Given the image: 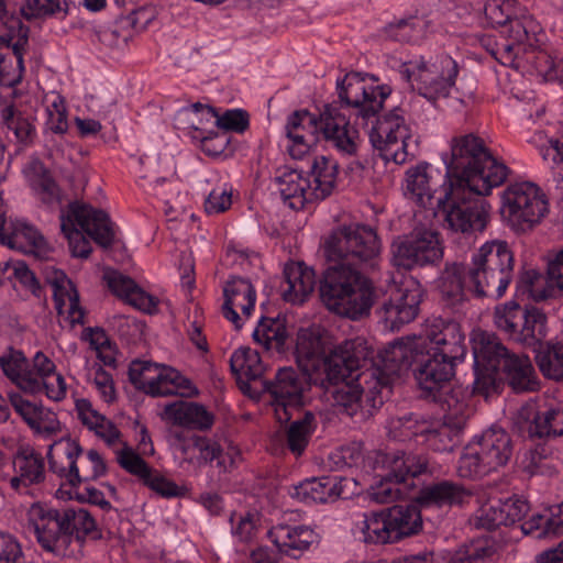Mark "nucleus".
I'll use <instances>...</instances> for the list:
<instances>
[{"mask_svg":"<svg viewBox=\"0 0 563 563\" xmlns=\"http://www.w3.org/2000/svg\"><path fill=\"white\" fill-rule=\"evenodd\" d=\"M412 339H424L429 347L449 358L462 361L466 354L465 336L454 320L437 317L427 321L423 334Z\"/></svg>","mask_w":563,"mask_h":563,"instance_id":"nucleus-26","label":"nucleus"},{"mask_svg":"<svg viewBox=\"0 0 563 563\" xmlns=\"http://www.w3.org/2000/svg\"><path fill=\"white\" fill-rule=\"evenodd\" d=\"M14 475L10 478V486L20 492L45 481V462L41 453L31 446H21L13 456Z\"/></svg>","mask_w":563,"mask_h":563,"instance_id":"nucleus-32","label":"nucleus"},{"mask_svg":"<svg viewBox=\"0 0 563 563\" xmlns=\"http://www.w3.org/2000/svg\"><path fill=\"white\" fill-rule=\"evenodd\" d=\"M423 296L424 291L418 283L393 290L378 311L385 328L397 331L413 321L419 314Z\"/></svg>","mask_w":563,"mask_h":563,"instance_id":"nucleus-25","label":"nucleus"},{"mask_svg":"<svg viewBox=\"0 0 563 563\" xmlns=\"http://www.w3.org/2000/svg\"><path fill=\"white\" fill-rule=\"evenodd\" d=\"M494 324L510 340L522 346H533L548 335L547 316L538 308H522L510 300L494 310Z\"/></svg>","mask_w":563,"mask_h":563,"instance_id":"nucleus-17","label":"nucleus"},{"mask_svg":"<svg viewBox=\"0 0 563 563\" xmlns=\"http://www.w3.org/2000/svg\"><path fill=\"white\" fill-rule=\"evenodd\" d=\"M284 276L283 298L285 301L302 303L314 289V271L301 263L287 264Z\"/></svg>","mask_w":563,"mask_h":563,"instance_id":"nucleus-37","label":"nucleus"},{"mask_svg":"<svg viewBox=\"0 0 563 563\" xmlns=\"http://www.w3.org/2000/svg\"><path fill=\"white\" fill-rule=\"evenodd\" d=\"M486 19L493 26H500L501 31L508 29L515 20L533 19L529 14H518L516 0H488L484 7Z\"/></svg>","mask_w":563,"mask_h":563,"instance_id":"nucleus-54","label":"nucleus"},{"mask_svg":"<svg viewBox=\"0 0 563 563\" xmlns=\"http://www.w3.org/2000/svg\"><path fill=\"white\" fill-rule=\"evenodd\" d=\"M320 376L302 369L282 367L273 379L263 382L264 390L271 397L275 417L280 424L290 421L303 406L305 393L311 384H319Z\"/></svg>","mask_w":563,"mask_h":563,"instance_id":"nucleus-15","label":"nucleus"},{"mask_svg":"<svg viewBox=\"0 0 563 563\" xmlns=\"http://www.w3.org/2000/svg\"><path fill=\"white\" fill-rule=\"evenodd\" d=\"M26 529L46 552L64 555L76 541L102 539L101 530L91 514L84 508H54L34 503L26 512Z\"/></svg>","mask_w":563,"mask_h":563,"instance_id":"nucleus-4","label":"nucleus"},{"mask_svg":"<svg viewBox=\"0 0 563 563\" xmlns=\"http://www.w3.org/2000/svg\"><path fill=\"white\" fill-rule=\"evenodd\" d=\"M360 529L361 538L365 543L385 544L395 542L385 509L379 512L364 515Z\"/></svg>","mask_w":563,"mask_h":563,"instance_id":"nucleus-55","label":"nucleus"},{"mask_svg":"<svg viewBox=\"0 0 563 563\" xmlns=\"http://www.w3.org/2000/svg\"><path fill=\"white\" fill-rule=\"evenodd\" d=\"M285 132L291 142L288 152L294 158H301L318 140L319 133L344 155H355L360 144L357 129L351 124L343 109L335 104L325 106L319 117L306 109L291 112Z\"/></svg>","mask_w":563,"mask_h":563,"instance_id":"nucleus-6","label":"nucleus"},{"mask_svg":"<svg viewBox=\"0 0 563 563\" xmlns=\"http://www.w3.org/2000/svg\"><path fill=\"white\" fill-rule=\"evenodd\" d=\"M430 427L423 434V441L435 452L451 451L457 433V429L443 419V422L430 420Z\"/></svg>","mask_w":563,"mask_h":563,"instance_id":"nucleus-57","label":"nucleus"},{"mask_svg":"<svg viewBox=\"0 0 563 563\" xmlns=\"http://www.w3.org/2000/svg\"><path fill=\"white\" fill-rule=\"evenodd\" d=\"M275 179L280 196L289 208L300 210L306 203L316 201L313 197H309V191H311L310 178L305 177L301 172L284 169Z\"/></svg>","mask_w":563,"mask_h":563,"instance_id":"nucleus-38","label":"nucleus"},{"mask_svg":"<svg viewBox=\"0 0 563 563\" xmlns=\"http://www.w3.org/2000/svg\"><path fill=\"white\" fill-rule=\"evenodd\" d=\"M512 451L509 433L503 428H489L464 448L459 459V475L463 478L483 477L507 465Z\"/></svg>","mask_w":563,"mask_h":563,"instance_id":"nucleus-11","label":"nucleus"},{"mask_svg":"<svg viewBox=\"0 0 563 563\" xmlns=\"http://www.w3.org/2000/svg\"><path fill=\"white\" fill-rule=\"evenodd\" d=\"M253 339L267 351L282 355L289 351L291 344L285 321L279 318L262 317L253 331Z\"/></svg>","mask_w":563,"mask_h":563,"instance_id":"nucleus-44","label":"nucleus"},{"mask_svg":"<svg viewBox=\"0 0 563 563\" xmlns=\"http://www.w3.org/2000/svg\"><path fill=\"white\" fill-rule=\"evenodd\" d=\"M269 536L280 553L294 559L300 558L318 540V534L308 526L278 525Z\"/></svg>","mask_w":563,"mask_h":563,"instance_id":"nucleus-34","label":"nucleus"},{"mask_svg":"<svg viewBox=\"0 0 563 563\" xmlns=\"http://www.w3.org/2000/svg\"><path fill=\"white\" fill-rule=\"evenodd\" d=\"M0 119L22 145H31L36 137V129L31 117L24 114L13 104L0 109Z\"/></svg>","mask_w":563,"mask_h":563,"instance_id":"nucleus-51","label":"nucleus"},{"mask_svg":"<svg viewBox=\"0 0 563 563\" xmlns=\"http://www.w3.org/2000/svg\"><path fill=\"white\" fill-rule=\"evenodd\" d=\"M191 137L199 140L201 151L208 156L221 155L230 143V136L225 132L208 131L203 126L192 123Z\"/></svg>","mask_w":563,"mask_h":563,"instance_id":"nucleus-60","label":"nucleus"},{"mask_svg":"<svg viewBox=\"0 0 563 563\" xmlns=\"http://www.w3.org/2000/svg\"><path fill=\"white\" fill-rule=\"evenodd\" d=\"M310 196L316 201H321L332 195L334 191L338 177L339 164L338 162L324 155H319L313 158L310 167Z\"/></svg>","mask_w":563,"mask_h":563,"instance_id":"nucleus-41","label":"nucleus"},{"mask_svg":"<svg viewBox=\"0 0 563 563\" xmlns=\"http://www.w3.org/2000/svg\"><path fill=\"white\" fill-rule=\"evenodd\" d=\"M350 479L338 476L309 478L292 486L289 494L305 504H325L342 497Z\"/></svg>","mask_w":563,"mask_h":563,"instance_id":"nucleus-31","label":"nucleus"},{"mask_svg":"<svg viewBox=\"0 0 563 563\" xmlns=\"http://www.w3.org/2000/svg\"><path fill=\"white\" fill-rule=\"evenodd\" d=\"M129 379L140 390L153 396H192L197 389L191 382L173 367L148 361H133Z\"/></svg>","mask_w":563,"mask_h":563,"instance_id":"nucleus-20","label":"nucleus"},{"mask_svg":"<svg viewBox=\"0 0 563 563\" xmlns=\"http://www.w3.org/2000/svg\"><path fill=\"white\" fill-rule=\"evenodd\" d=\"M456 362L429 347L424 339L395 341L380 354V363L388 371L391 385L402 372L411 369L423 398L434 397L448 387L455 375Z\"/></svg>","mask_w":563,"mask_h":563,"instance_id":"nucleus-3","label":"nucleus"},{"mask_svg":"<svg viewBox=\"0 0 563 563\" xmlns=\"http://www.w3.org/2000/svg\"><path fill=\"white\" fill-rule=\"evenodd\" d=\"M60 230L69 242L73 255L81 258H88L92 252L82 231L102 247L110 246L114 239L109 216L103 210L77 201L69 205L67 213H62Z\"/></svg>","mask_w":563,"mask_h":563,"instance_id":"nucleus-10","label":"nucleus"},{"mask_svg":"<svg viewBox=\"0 0 563 563\" xmlns=\"http://www.w3.org/2000/svg\"><path fill=\"white\" fill-rule=\"evenodd\" d=\"M162 418L177 426L199 430L209 429L213 424V416L203 406L184 400L167 404Z\"/></svg>","mask_w":563,"mask_h":563,"instance_id":"nucleus-39","label":"nucleus"},{"mask_svg":"<svg viewBox=\"0 0 563 563\" xmlns=\"http://www.w3.org/2000/svg\"><path fill=\"white\" fill-rule=\"evenodd\" d=\"M542 27L536 19L515 20L508 29L501 31L500 41L493 52V57L500 64L518 69L527 63L531 51L539 43L538 35Z\"/></svg>","mask_w":563,"mask_h":563,"instance_id":"nucleus-24","label":"nucleus"},{"mask_svg":"<svg viewBox=\"0 0 563 563\" xmlns=\"http://www.w3.org/2000/svg\"><path fill=\"white\" fill-rule=\"evenodd\" d=\"M472 493L461 483L442 479L419 489L415 501L423 509H444L463 507Z\"/></svg>","mask_w":563,"mask_h":563,"instance_id":"nucleus-29","label":"nucleus"},{"mask_svg":"<svg viewBox=\"0 0 563 563\" xmlns=\"http://www.w3.org/2000/svg\"><path fill=\"white\" fill-rule=\"evenodd\" d=\"M213 119L214 121H212V123L227 134L230 131L243 133L250 124L249 113L242 109L227 110L221 115L217 112Z\"/></svg>","mask_w":563,"mask_h":563,"instance_id":"nucleus-64","label":"nucleus"},{"mask_svg":"<svg viewBox=\"0 0 563 563\" xmlns=\"http://www.w3.org/2000/svg\"><path fill=\"white\" fill-rule=\"evenodd\" d=\"M548 201L532 183L509 185L503 192L500 209L504 221L517 233H526L548 213Z\"/></svg>","mask_w":563,"mask_h":563,"instance_id":"nucleus-16","label":"nucleus"},{"mask_svg":"<svg viewBox=\"0 0 563 563\" xmlns=\"http://www.w3.org/2000/svg\"><path fill=\"white\" fill-rule=\"evenodd\" d=\"M495 551L490 539L477 540L465 549L456 551L450 563H476L478 560L490 558Z\"/></svg>","mask_w":563,"mask_h":563,"instance_id":"nucleus-62","label":"nucleus"},{"mask_svg":"<svg viewBox=\"0 0 563 563\" xmlns=\"http://www.w3.org/2000/svg\"><path fill=\"white\" fill-rule=\"evenodd\" d=\"M383 463L388 465V471L371 492V498L378 504L406 497L409 488L415 486V478L421 475L433 476L440 470V465L424 454H385Z\"/></svg>","mask_w":563,"mask_h":563,"instance_id":"nucleus-12","label":"nucleus"},{"mask_svg":"<svg viewBox=\"0 0 563 563\" xmlns=\"http://www.w3.org/2000/svg\"><path fill=\"white\" fill-rule=\"evenodd\" d=\"M536 353V362L541 373L551 379H563V345L550 344L540 340L537 345L527 346Z\"/></svg>","mask_w":563,"mask_h":563,"instance_id":"nucleus-50","label":"nucleus"},{"mask_svg":"<svg viewBox=\"0 0 563 563\" xmlns=\"http://www.w3.org/2000/svg\"><path fill=\"white\" fill-rule=\"evenodd\" d=\"M471 341L476 375L475 383L478 382L479 376L492 377L497 374L504 365V361L511 354L493 332L476 330L473 332Z\"/></svg>","mask_w":563,"mask_h":563,"instance_id":"nucleus-28","label":"nucleus"},{"mask_svg":"<svg viewBox=\"0 0 563 563\" xmlns=\"http://www.w3.org/2000/svg\"><path fill=\"white\" fill-rule=\"evenodd\" d=\"M420 509L416 501L411 505H395L385 509L395 542L422 531L423 520Z\"/></svg>","mask_w":563,"mask_h":563,"instance_id":"nucleus-40","label":"nucleus"},{"mask_svg":"<svg viewBox=\"0 0 563 563\" xmlns=\"http://www.w3.org/2000/svg\"><path fill=\"white\" fill-rule=\"evenodd\" d=\"M512 428L522 439L532 442L547 443L563 437V407L528 402L515 415Z\"/></svg>","mask_w":563,"mask_h":563,"instance_id":"nucleus-23","label":"nucleus"},{"mask_svg":"<svg viewBox=\"0 0 563 563\" xmlns=\"http://www.w3.org/2000/svg\"><path fill=\"white\" fill-rule=\"evenodd\" d=\"M466 272L467 265H445L438 279V289L445 306L456 308L466 300V290L471 291Z\"/></svg>","mask_w":563,"mask_h":563,"instance_id":"nucleus-35","label":"nucleus"},{"mask_svg":"<svg viewBox=\"0 0 563 563\" xmlns=\"http://www.w3.org/2000/svg\"><path fill=\"white\" fill-rule=\"evenodd\" d=\"M26 181L37 199L45 205L60 200V189L51 170L40 159L32 161L24 169Z\"/></svg>","mask_w":563,"mask_h":563,"instance_id":"nucleus-43","label":"nucleus"},{"mask_svg":"<svg viewBox=\"0 0 563 563\" xmlns=\"http://www.w3.org/2000/svg\"><path fill=\"white\" fill-rule=\"evenodd\" d=\"M430 427V420L417 412H407L389 420V434L399 441L413 437H423Z\"/></svg>","mask_w":563,"mask_h":563,"instance_id":"nucleus-53","label":"nucleus"},{"mask_svg":"<svg viewBox=\"0 0 563 563\" xmlns=\"http://www.w3.org/2000/svg\"><path fill=\"white\" fill-rule=\"evenodd\" d=\"M497 504L503 526H512L520 522L529 511L528 503L518 497H510L505 500L498 499Z\"/></svg>","mask_w":563,"mask_h":563,"instance_id":"nucleus-63","label":"nucleus"},{"mask_svg":"<svg viewBox=\"0 0 563 563\" xmlns=\"http://www.w3.org/2000/svg\"><path fill=\"white\" fill-rule=\"evenodd\" d=\"M373 353L365 343L364 358L346 362L339 368L338 379L320 377L319 384L330 393L339 413L365 418L389 397L393 385L388 371L380 363V354L374 360Z\"/></svg>","mask_w":563,"mask_h":563,"instance_id":"nucleus-2","label":"nucleus"},{"mask_svg":"<svg viewBox=\"0 0 563 563\" xmlns=\"http://www.w3.org/2000/svg\"><path fill=\"white\" fill-rule=\"evenodd\" d=\"M448 184L464 185L471 191L490 194L507 179L509 169L498 161L484 140L473 133L454 136L450 153L443 155Z\"/></svg>","mask_w":563,"mask_h":563,"instance_id":"nucleus-5","label":"nucleus"},{"mask_svg":"<svg viewBox=\"0 0 563 563\" xmlns=\"http://www.w3.org/2000/svg\"><path fill=\"white\" fill-rule=\"evenodd\" d=\"M527 63L544 81L558 82L563 87V59L553 58L547 52L533 48Z\"/></svg>","mask_w":563,"mask_h":563,"instance_id":"nucleus-58","label":"nucleus"},{"mask_svg":"<svg viewBox=\"0 0 563 563\" xmlns=\"http://www.w3.org/2000/svg\"><path fill=\"white\" fill-rule=\"evenodd\" d=\"M487 194L468 190L467 186L448 184L444 195L437 199L444 214V225L453 232H482L488 222V206L481 198Z\"/></svg>","mask_w":563,"mask_h":563,"instance_id":"nucleus-14","label":"nucleus"},{"mask_svg":"<svg viewBox=\"0 0 563 563\" xmlns=\"http://www.w3.org/2000/svg\"><path fill=\"white\" fill-rule=\"evenodd\" d=\"M380 245L376 232L366 225L350 224L334 230L324 242L328 261L357 269L373 266Z\"/></svg>","mask_w":563,"mask_h":563,"instance_id":"nucleus-13","label":"nucleus"},{"mask_svg":"<svg viewBox=\"0 0 563 563\" xmlns=\"http://www.w3.org/2000/svg\"><path fill=\"white\" fill-rule=\"evenodd\" d=\"M503 372L509 385L517 393L536 390L538 383L534 376V369L527 356H518L510 354L504 361V365L499 368Z\"/></svg>","mask_w":563,"mask_h":563,"instance_id":"nucleus-46","label":"nucleus"},{"mask_svg":"<svg viewBox=\"0 0 563 563\" xmlns=\"http://www.w3.org/2000/svg\"><path fill=\"white\" fill-rule=\"evenodd\" d=\"M329 266L320 280V298L339 316L357 320L368 314L374 302V287L361 269L338 262Z\"/></svg>","mask_w":563,"mask_h":563,"instance_id":"nucleus-7","label":"nucleus"},{"mask_svg":"<svg viewBox=\"0 0 563 563\" xmlns=\"http://www.w3.org/2000/svg\"><path fill=\"white\" fill-rule=\"evenodd\" d=\"M223 297L222 314L234 324L236 330H240L242 318L236 308H240L242 314L249 318L255 306L256 291L247 279L234 277L227 282L223 288Z\"/></svg>","mask_w":563,"mask_h":563,"instance_id":"nucleus-30","label":"nucleus"},{"mask_svg":"<svg viewBox=\"0 0 563 563\" xmlns=\"http://www.w3.org/2000/svg\"><path fill=\"white\" fill-rule=\"evenodd\" d=\"M286 431L287 449L296 456H300L306 450L313 431L317 428V419L311 411L299 410L295 417L288 421Z\"/></svg>","mask_w":563,"mask_h":563,"instance_id":"nucleus-45","label":"nucleus"},{"mask_svg":"<svg viewBox=\"0 0 563 563\" xmlns=\"http://www.w3.org/2000/svg\"><path fill=\"white\" fill-rule=\"evenodd\" d=\"M64 11L68 12L66 1L60 0H24L20 7L21 15L27 20L46 19Z\"/></svg>","mask_w":563,"mask_h":563,"instance_id":"nucleus-59","label":"nucleus"},{"mask_svg":"<svg viewBox=\"0 0 563 563\" xmlns=\"http://www.w3.org/2000/svg\"><path fill=\"white\" fill-rule=\"evenodd\" d=\"M49 468L60 479V492L64 486L77 488L81 483L93 481L106 473V463L96 450L82 455L81 446L73 441L65 442L64 456L60 461L49 457Z\"/></svg>","mask_w":563,"mask_h":563,"instance_id":"nucleus-22","label":"nucleus"},{"mask_svg":"<svg viewBox=\"0 0 563 563\" xmlns=\"http://www.w3.org/2000/svg\"><path fill=\"white\" fill-rule=\"evenodd\" d=\"M336 89L341 102L355 108L363 120H374L369 141L379 151L383 159L404 164L408 156H415L417 140L412 137L401 109L394 108L377 117L391 93L388 85L368 84L366 77L360 73H350L342 80H338Z\"/></svg>","mask_w":563,"mask_h":563,"instance_id":"nucleus-1","label":"nucleus"},{"mask_svg":"<svg viewBox=\"0 0 563 563\" xmlns=\"http://www.w3.org/2000/svg\"><path fill=\"white\" fill-rule=\"evenodd\" d=\"M536 443V448H531L525 453L520 466L529 476H552L555 468L550 461L551 449L545 445L547 443Z\"/></svg>","mask_w":563,"mask_h":563,"instance_id":"nucleus-56","label":"nucleus"},{"mask_svg":"<svg viewBox=\"0 0 563 563\" xmlns=\"http://www.w3.org/2000/svg\"><path fill=\"white\" fill-rule=\"evenodd\" d=\"M431 27V21L426 16H410L390 22L384 27V32L390 40L416 44L427 36Z\"/></svg>","mask_w":563,"mask_h":563,"instance_id":"nucleus-48","label":"nucleus"},{"mask_svg":"<svg viewBox=\"0 0 563 563\" xmlns=\"http://www.w3.org/2000/svg\"><path fill=\"white\" fill-rule=\"evenodd\" d=\"M391 262L406 271L437 265L443 257L439 233L428 228H416L397 238L390 246Z\"/></svg>","mask_w":563,"mask_h":563,"instance_id":"nucleus-18","label":"nucleus"},{"mask_svg":"<svg viewBox=\"0 0 563 563\" xmlns=\"http://www.w3.org/2000/svg\"><path fill=\"white\" fill-rule=\"evenodd\" d=\"M406 190L419 205L423 207L431 205L435 190L432 184L431 166L428 163H421L408 169Z\"/></svg>","mask_w":563,"mask_h":563,"instance_id":"nucleus-49","label":"nucleus"},{"mask_svg":"<svg viewBox=\"0 0 563 563\" xmlns=\"http://www.w3.org/2000/svg\"><path fill=\"white\" fill-rule=\"evenodd\" d=\"M231 372L236 376V379L243 384L241 389L246 393L250 388L249 384L243 382L256 380L262 377L265 367L257 351L251 347H240L233 352L230 357Z\"/></svg>","mask_w":563,"mask_h":563,"instance_id":"nucleus-47","label":"nucleus"},{"mask_svg":"<svg viewBox=\"0 0 563 563\" xmlns=\"http://www.w3.org/2000/svg\"><path fill=\"white\" fill-rule=\"evenodd\" d=\"M65 276L62 277L59 282L57 278L54 283V301L55 308L59 314L63 313V308L68 301V310L67 318L70 323L74 324H84L85 310L79 303V294L77 289L74 287L70 280H66Z\"/></svg>","mask_w":563,"mask_h":563,"instance_id":"nucleus-52","label":"nucleus"},{"mask_svg":"<svg viewBox=\"0 0 563 563\" xmlns=\"http://www.w3.org/2000/svg\"><path fill=\"white\" fill-rule=\"evenodd\" d=\"M0 367L3 374L24 393L38 390L37 380L33 377L30 363L22 351L9 347L0 355Z\"/></svg>","mask_w":563,"mask_h":563,"instance_id":"nucleus-42","label":"nucleus"},{"mask_svg":"<svg viewBox=\"0 0 563 563\" xmlns=\"http://www.w3.org/2000/svg\"><path fill=\"white\" fill-rule=\"evenodd\" d=\"M365 343L361 338L346 340L325 354L321 338L311 330L301 329L296 339V362L303 372L324 376L325 379H338L339 368L346 366V362L364 358Z\"/></svg>","mask_w":563,"mask_h":563,"instance_id":"nucleus-9","label":"nucleus"},{"mask_svg":"<svg viewBox=\"0 0 563 563\" xmlns=\"http://www.w3.org/2000/svg\"><path fill=\"white\" fill-rule=\"evenodd\" d=\"M117 461L124 471L136 476L142 483L145 482L154 470L128 445H124L117 453Z\"/></svg>","mask_w":563,"mask_h":563,"instance_id":"nucleus-61","label":"nucleus"},{"mask_svg":"<svg viewBox=\"0 0 563 563\" xmlns=\"http://www.w3.org/2000/svg\"><path fill=\"white\" fill-rule=\"evenodd\" d=\"M514 254L505 241L482 245L467 265V282L476 297L498 299L504 296L514 276Z\"/></svg>","mask_w":563,"mask_h":563,"instance_id":"nucleus-8","label":"nucleus"},{"mask_svg":"<svg viewBox=\"0 0 563 563\" xmlns=\"http://www.w3.org/2000/svg\"><path fill=\"white\" fill-rule=\"evenodd\" d=\"M104 280L109 289L119 298L145 312H152L157 306V300L145 292L132 278L118 271L104 273Z\"/></svg>","mask_w":563,"mask_h":563,"instance_id":"nucleus-36","label":"nucleus"},{"mask_svg":"<svg viewBox=\"0 0 563 563\" xmlns=\"http://www.w3.org/2000/svg\"><path fill=\"white\" fill-rule=\"evenodd\" d=\"M439 65L440 71L435 64L429 67L423 59L409 62L402 65L400 74L420 96L435 101L449 96L459 73L457 63L449 55L440 56Z\"/></svg>","mask_w":563,"mask_h":563,"instance_id":"nucleus-19","label":"nucleus"},{"mask_svg":"<svg viewBox=\"0 0 563 563\" xmlns=\"http://www.w3.org/2000/svg\"><path fill=\"white\" fill-rule=\"evenodd\" d=\"M29 32L18 15L0 19V85L14 87L21 82Z\"/></svg>","mask_w":563,"mask_h":563,"instance_id":"nucleus-21","label":"nucleus"},{"mask_svg":"<svg viewBox=\"0 0 563 563\" xmlns=\"http://www.w3.org/2000/svg\"><path fill=\"white\" fill-rule=\"evenodd\" d=\"M470 397L471 394L467 388L462 385H453L450 382L448 387L439 390L434 397L427 399L439 404L444 412L443 419L448 423L457 429H463L472 413L468 405Z\"/></svg>","mask_w":563,"mask_h":563,"instance_id":"nucleus-33","label":"nucleus"},{"mask_svg":"<svg viewBox=\"0 0 563 563\" xmlns=\"http://www.w3.org/2000/svg\"><path fill=\"white\" fill-rule=\"evenodd\" d=\"M0 243L40 261L47 258L51 253L46 240L34 227L23 221L8 223L2 216H0Z\"/></svg>","mask_w":563,"mask_h":563,"instance_id":"nucleus-27","label":"nucleus"}]
</instances>
